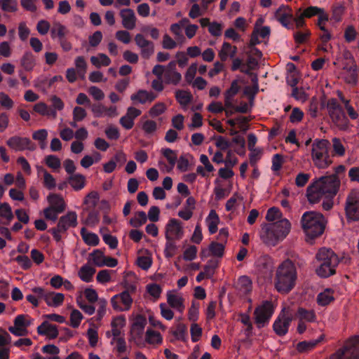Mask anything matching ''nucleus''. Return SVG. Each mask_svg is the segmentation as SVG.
Returning <instances> with one entry per match:
<instances>
[{"label": "nucleus", "instance_id": "obj_37", "mask_svg": "<svg viewBox=\"0 0 359 359\" xmlns=\"http://www.w3.org/2000/svg\"><path fill=\"white\" fill-rule=\"evenodd\" d=\"M347 69V75L344 76V81L346 83L355 85L358 81L357 65L353 64Z\"/></svg>", "mask_w": 359, "mask_h": 359}, {"label": "nucleus", "instance_id": "obj_23", "mask_svg": "<svg viewBox=\"0 0 359 359\" xmlns=\"http://www.w3.org/2000/svg\"><path fill=\"white\" fill-rule=\"evenodd\" d=\"M146 324V318L142 315H137L132 325L130 334L138 337H141Z\"/></svg>", "mask_w": 359, "mask_h": 359}, {"label": "nucleus", "instance_id": "obj_29", "mask_svg": "<svg viewBox=\"0 0 359 359\" xmlns=\"http://www.w3.org/2000/svg\"><path fill=\"white\" fill-rule=\"evenodd\" d=\"M208 222V230L211 234H213L217 231V225L219 223V218L215 210H212L207 218Z\"/></svg>", "mask_w": 359, "mask_h": 359}, {"label": "nucleus", "instance_id": "obj_1", "mask_svg": "<svg viewBox=\"0 0 359 359\" xmlns=\"http://www.w3.org/2000/svg\"><path fill=\"white\" fill-rule=\"evenodd\" d=\"M296 280V267L291 260L287 259L276 270L275 287L279 292L287 294L294 287Z\"/></svg>", "mask_w": 359, "mask_h": 359}, {"label": "nucleus", "instance_id": "obj_48", "mask_svg": "<svg viewBox=\"0 0 359 359\" xmlns=\"http://www.w3.org/2000/svg\"><path fill=\"white\" fill-rule=\"evenodd\" d=\"M146 341L149 344H158L161 342L162 338L159 332L148 330L146 332Z\"/></svg>", "mask_w": 359, "mask_h": 359}, {"label": "nucleus", "instance_id": "obj_54", "mask_svg": "<svg viewBox=\"0 0 359 359\" xmlns=\"http://www.w3.org/2000/svg\"><path fill=\"white\" fill-rule=\"evenodd\" d=\"M190 332L191 340L194 342H196L202 336V328L197 323H192L191 325Z\"/></svg>", "mask_w": 359, "mask_h": 359}, {"label": "nucleus", "instance_id": "obj_59", "mask_svg": "<svg viewBox=\"0 0 359 359\" xmlns=\"http://www.w3.org/2000/svg\"><path fill=\"white\" fill-rule=\"evenodd\" d=\"M357 32L353 25L348 26L344 32V39L348 43L353 41L356 39Z\"/></svg>", "mask_w": 359, "mask_h": 359}, {"label": "nucleus", "instance_id": "obj_50", "mask_svg": "<svg viewBox=\"0 0 359 359\" xmlns=\"http://www.w3.org/2000/svg\"><path fill=\"white\" fill-rule=\"evenodd\" d=\"M90 256L92 257L93 264L99 267L102 266V262L104 259V253L100 250H95Z\"/></svg>", "mask_w": 359, "mask_h": 359}, {"label": "nucleus", "instance_id": "obj_14", "mask_svg": "<svg viewBox=\"0 0 359 359\" xmlns=\"http://www.w3.org/2000/svg\"><path fill=\"white\" fill-rule=\"evenodd\" d=\"M303 16L305 18H311L315 15H318V20L317 25L319 27L320 30L327 32V29L325 26H321V22H327L329 20L328 14L325 13L323 8L316 6H309L302 13Z\"/></svg>", "mask_w": 359, "mask_h": 359}, {"label": "nucleus", "instance_id": "obj_18", "mask_svg": "<svg viewBox=\"0 0 359 359\" xmlns=\"http://www.w3.org/2000/svg\"><path fill=\"white\" fill-rule=\"evenodd\" d=\"M122 18V25L127 29H133L136 25V18L131 8L122 9L120 12Z\"/></svg>", "mask_w": 359, "mask_h": 359}, {"label": "nucleus", "instance_id": "obj_35", "mask_svg": "<svg viewBox=\"0 0 359 359\" xmlns=\"http://www.w3.org/2000/svg\"><path fill=\"white\" fill-rule=\"evenodd\" d=\"M330 142L327 140H320L313 143L312 147V154L322 152V154H326L328 152L330 146Z\"/></svg>", "mask_w": 359, "mask_h": 359}, {"label": "nucleus", "instance_id": "obj_44", "mask_svg": "<svg viewBox=\"0 0 359 359\" xmlns=\"http://www.w3.org/2000/svg\"><path fill=\"white\" fill-rule=\"evenodd\" d=\"M98 200V193L97 191H91L86 196L84 203L88 205L89 208H95L97 205Z\"/></svg>", "mask_w": 359, "mask_h": 359}, {"label": "nucleus", "instance_id": "obj_41", "mask_svg": "<svg viewBox=\"0 0 359 359\" xmlns=\"http://www.w3.org/2000/svg\"><path fill=\"white\" fill-rule=\"evenodd\" d=\"M209 250L212 256L222 257L224 252V245L212 241L209 245Z\"/></svg>", "mask_w": 359, "mask_h": 359}, {"label": "nucleus", "instance_id": "obj_12", "mask_svg": "<svg viewBox=\"0 0 359 359\" xmlns=\"http://www.w3.org/2000/svg\"><path fill=\"white\" fill-rule=\"evenodd\" d=\"M260 238L262 242L269 246H274L281 240L274 231L272 224L262 225Z\"/></svg>", "mask_w": 359, "mask_h": 359}, {"label": "nucleus", "instance_id": "obj_9", "mask_svg": "<svg viewBox=\"0 0 359 359\" xmlns=\"http://www.w3.org/2000/svg\"><path fill=\"white\" fill-rule=\"evenodd\" d=\"M6 144L10 148L17 151H34L36 149V145L28 137L13 136L7 140Z\"/></svg>", "mask_w": 359, "mask_h": 359}, {"label": "nucleus", "instance_id": "obj_62", "mask_svg": "<svg viewBox=\"0 0 359 359\" xmlns=\"http://www.w3.org/2000/svg\"><path fill=\"white\" fill-rule=\"evenodd\" d=\"M197 254V248L195 245H191L183 253V259L186 261L194 259Z\"/></svg>", "mask_w": 359, "mask_h": 359}, {"label": "nucleus", "instance_id": "obj_38", "mask_svg": "<svg viewBox=\"0 0 359 359\" xmlns=\"http://www.w3.org/2000/svg\"><path fill=\"white\" fill-rule=\"evenodd\" d=\"M0 216L5 218L7 222L4 224L8 225L14 216L11 210V208L7 203L0 204Z\"/></svg>", "mask_w": 359, "mask_h": 359}, {"label": "nucleus", "instance_id": "obj_64", "mask_svg": "<svg viewBox=\"0 0 359 359\" xmlns=\"http://www.w3.org/2000/svg\"><path fill=\"white\" fill-rule=\"evenodd\" d=\"M0 104L2 107H4L8 109H10L13 107V102L7 94H6L5 93L1 92L0 93Z\"/></svg>", "mask_w": 359, "mask_h": 359}, {"label": "nucleus", "instance_id": "obj_34", "mask_svg": "<svg viewBox=\"0 0 359 359\" xmlns=\"http://www.w3.org/2000/svg\"><path fill=\"white\" fill-rule=\"evenodd\" d=\"M332 290L326 289L323 292H320L317 297V302L320 306H327L334 301Z\"/></svg>", "mask_w": 359, "mask_h": 359}, {"label": "nucleus", "instance_id": "obj_52", "mask_svg": "<svg viewBox=\"0 0 359 359\" xmlns=\"http://www.w3.org/2000/svg\"><path fill=\"white\" fill-rule=\"evenodd\" d=\"M147 292L155 299H158L162 292L161 286L156 283H151L147 285Z\"/></svg>", "mask_w": 359, "mask_h": 359}, {"label": "nucleus", "instance_id": "obj_53", "mask_svg": "<svg viewBox=\"0 0 359 359\" xmlns=\"http://www.w3.org/2000/svg\"><path fill=\"white\" fill-rule=\"evenodd\" d=\"M218 266L217 260L210 259L208 264L204 266V272L206 273V278H211L215 273V270Z\"/></svg>", "mask_w": 359, "mask_h": 359}, {"label": "nucleus", "instance_id": "obj_25", "mask_svg": "<svg viewBox=\"0 0 359 359\" xmlns=\"http://www.w3.org/2000/svg\"><path fill=\"white\" fill-rule=\"evenodd\" d=\"M50 207L55 208L57 212H62L65 210V203L63 198L57 194H50L48 196Z\"/></svg>", "mask_w": 359, "mask_h": 359}, {"label": "nucleus", "instance_id": "obj_17", "mask_svg": "<svg viewBox=\"0 0 359 359\" xmlns=\"http://www.w3.org/2000/svg\"><path fill=\"white\" fill-rule=\"evenodd\" d=\"M37 332L39 334L46 336L50 339L57 338L59 334L57 326L52 325L48 321H44L37 327Z\"/></svg>", "mask_w": 359, "mask_h": 359}, {"label": "nucleus", "instance_id": "obj_46", "mask_svg": "<svg viewBox=\"0 0 359 359\" xmlns=\"http://www.w3.org/2000/svg\"><path fill=\"white\" fill-rule=\"evenodd\" d=\"M166 244L165 248V255L168 258L172 257L177 250V246L176 245L175 241V240H166Z\"/></svg>", "mask_w": 359, "mask_h": 359}, {"label": "nucleus", "instance_id": "obj_24", "mask_svg": "<svg viewBox=\"0 0 359 359\" xmlns=\"http://www.w3.org/2000/svg\"><path fill=\"white\" fill-rule=\"evenodd\" d=\"M312 159L316 166L318 168H325L332 163V161L330 159L329 152L326 154H322V152L312 154Z\"/></svg>", "mask_w": 359, "mask_h": 359}, {"label": "nucleus", "instance_id": "obj_51", "mask_svg": "<svg viewBox=\"0 0 359 359\" xmlns=\"http://www.w3.org/2000/svg\"><path fill=\"white\" fill-rule=\"evenodd\" d=\"M0 6L4 11L14 12L17 10V2L15 0H0Z\"/></svg>", "mask_w": 359, "mask_h": 359}, {"label": "nucleus", "instance_id": "obj_36", "mask_svg": "<svg viewBox=\"0 0 359 359\" xmlns=\"http://www.w3.org/2000/svg\"><path fill=\"white\" fill-rule=\"evenodd\" d=\"M147 215L144 211H139L135 213V217L130 218V224L135 228H138L147 222Z\"/></svg>", "mask_w": 359, "mask_h": 359}, {"label": "nucleus", "instance_id": "obj_42", "mask_svg": "<svg viewBox=\"0 0 359 359\" xmlns=\"http://www.w3.org/2000/svg\"><path fill=\"white\" fill-rule=\"evenodd\" d=\"M297 314L299 316L300 320H306L308 322H313L316 320V314L313 310H306L304 308H299Z\"/></svg>", "mask_w": 359, "mask_h": 359}, {"label": "nucleus", "instance_id": "obj_61", "mask_svg": "<svg viewBox=\"0 0 359 359\" xmlns=\"http://www.w3.org/2000/svg\"><path fill=\"white\" fill-rule=\"evenodd\" d=\"M332 143H333L332 146H333V150L334 151V154L339 156H344L345 154V148L343 146V144H341L340 140L339 138L334 137L332 140Z\"/></svg>", "mask_w": 359, "mask_h": 359}, {"label": "nucleus", "instance_id": "obj_39", "mask_svg": "<svg viewBox=\"0 0 359 359\" xmlns=\"http://www.w3.org/2000/svg\"><path fill=\"white\" fill-rule=\"evenodd\" d=\"M345 7L341 4H336L333 5L332 8L331 20L339 22L341 20L342 15L344 13Z\"/></svg>", "mask_w": 359, "mask_h": 359}, {"label": "nucleus", "instance_id": "obj_33", "mask_svg": "<svg viewBox=\"0 0 359 359\" xmlns=\"http://www.w3.org/2000/svg\"><path fill=\"white\" fill-rule=\"evenodd\" d=\"M81 234L84 241V242L91 246H96L99 243V238L98 236L93 233H87L86 229L83 227L81 229Z\"/></svg>", "mask_w": 359, "mask_h": 359}, {"label": "nucleus", "instance_id": "obj_57", "mask_svg": "<svg viewBox=\"0 0 359 359\" xmlns=\"http://www.w3.org/2000/svg\"><path fill=\"white\" fill-rule=\"evenodd\" d=\"M166 109L165 104L163 102H158L154 104L149 109L150 116L155 117L163 114Z\"/></svg>", "mask_w": 359, "mask_h": 359}, {"label": "nucleus", "instance_id": "obj_43", "mask_svg": "<svg viewBox=\"0 0 359 359\" xmlns=\"http://www.w3.org/2000/svg\"><path fill=\"white\" fill-rule=\"evenodd\" d=\"M50 32L53 38L57 36L60 39L65 36L68 31L65 26L60 22H56L54 24Z\"/></svg>", "mask_w": 359, "mask_h": 359}, {"label": "nucleus", "instance_id": "obj_16", "mask_svg": "<svg viewBox=\"0 0 359 359\" xmlns=\"http://www.w3.org/2000/svg\"><path fill=\"white\" fill-rule=\"evenodd\" d=\"M329 116L339 130H346L348 129L349 121L342 109L330 112Z\"/></svg>", "mask_w": 359, "mask_h": 359}, {"label": "nucleus", "instance_id": "obj_47", "mask_svg": "<svg viewBox=\"0 0 359 359\" xmlns=\"http://www.w3.org/2000/svg\"><path fill=\"white\" fill-rule=\"evenodd\" d=\"M170 332L175 337L176 339L183 341H186L185 334L187 332V327L184 324H178L176 330H172Z\"/></svg>", "mask_w": 359, "mask_h": 359}, {"label": "nucleus", "instance_id": "obj_28", "mask_svg": "<svg viewBox=\"0 0 359 359\" xmlns=\"http://www.w3.org/2000/svg\"><path fill=\"white\" fill-rule=\"evenodd\" d=\"M324 339V334H322L319 339L312 341H304L299 342L297 345V350L300 352H306L313 348L318 343Z\"/></svg>", "mask_w": 359, "mask_h": 359}, {"label": "nucleus", "instance_id": "obj_45", "mask_svg": "<svg viewBox=\"0 0 359 359\" xmlns=\"http://www.w3.org/2000/svg\"><path fill=\"white\" fill-rule=\"evenodd\" d=\"M165 82L166 83H172L174 85H177L180 83L182 79L181 74L177 72H172L169 73L164 74Z\"/></svg>", "mask_w": 359, "mask_h": 359}, {"label": "nucleus", "instance_id": "obj_27", "mask_svg": "<svg viewBox=\"0 0 359 359\" xmlns=\"http://www.w3.org/2000/svg\"><path fill=\"white\" fill-rule=\"evenodd\" d=\"M65 299V296L62 293L47 292L45 296V302L47 305L50 306H58L61 305Z\"/></svg>", "mask_w": 359, "mask_h": 359}, {"label": "nucleus", "instance_id": "obj_22", "mask_svg": "<svg viewBox=\"0 0 359 359\" xmlns=\"http://www.w3.org/2000/svg\"><path fill=\"white\" fill-rule=\"evenodd\" d=\"M241 86L237 80H233L229 88L224 93V106L226 108L233 107L232 98L239 92Z\"/></svg>", "mask_w": 359, "mask_h": 359}, {"label": "nucleus", "instance_id": "obj_30", "mask_svg": "<svg viewBox=\"0 0 359 359\" xmlns=\"http://www.w3.org/2000/svg\"><path fill=\"white\" fill-rule=\"evenodd\" d=\"M167 300L168 304L174 309H178L180 311H182L184 309L183 305L184 299L175 294H172L170 292L167 294Z\"/></svg>", "mask_w": 359, "mask_h": 359}, {"label": "nucleus", "instance_id": "obj_49", "mask_svg": "<svg viewBox=\"0 0 359 359\" xmlns=\"http://www.w3.org/2000/svg\"><path fill=\"white\" fill-rule=\"evenodd\" d=\"M82 318V313L79 311L74 309L70 314V325L74 328L78 327Z\"/></svg>", "mask_w": 359, "mask_h": 359}, {"label": "nucleus", "instance_id": "obj_26", "mask_svg": "<svg viewBox=\"0 0 359 359\" xmlns=\"http://www.w3.org/2000/svg\"><path fill=\"white\" fill-rule=\"evenodd\" d=\"M68 183L76 191L82 189L86 184V177L81 174H73L68 177Z\"/></svg>", "mask_w": 359, "mask_h": 359}, {"label": "nucleus", "instance_id": "obj_31", "mask_svg": "<svg viewBox=\"0 0 359 359\" xmlns=\"http://www.w3.org/2000/svg\"><path fill=\"white\" fill-rule=\"evenodd\" d=\"M20 65L26 71H32L35 66L33 54L31 52H26L21 58Z\"/></svg>", "mask_w": 359, "mask_h": 359}, {"label": "nucleus", "instance_id": "obj_20", "mask_svg": "<svg viewBox=\"0 0 359 359\" xmlns=\"http://www.w3.org/2000/svg\"><path fill=\"white\" fill-rule=\"evenodd\" d=\"M257 268L263 275H270L273 269L271 259L267 255L260 257L257 261Z\"/></svg>", "mask_w": 359, "mask_h": 359}, {"label": "nucleus", "instance_id": "obj_19", "mask_svg": "<svg viewBox=\"0 0 359 359\" xmlns=\"http://www.w3.org/2000/svg\"><path fill=\"white\" fill-rule=\"evenodd\" d=\"M323 195L325 194L321 191L316 182H313L307 187L306 197L309 202L311 204L318 203Z\"/></svg>", "mask_w": 359, "mask_h": 359}, {"label": "nucleus", "instance_id": "obj_60", "mask_svg": "<svg viewBox=\"0 0 359 359\" xmlns=\"http://www.w3.org/2000/svg\"><path fill=\"white\" fill-rule=\"evenodd\" d=\"M281 217V212L278 208L272 207L266 212V219L269 222H273Z\"/></svg>", "mask_w": 359, "mask_h": 359}, {"label": "nucleus", "instance_id": "obj_63", "mask_svg": "<svg viewBox=\"0 0 359 359\" xmlns=\"http://www.w3.org/2000/svg\"><path fill=\"white\" fill-rule=\"evenodd\" d=\"M251 120V116H238L236 118V121L239 124L238 127L242 132L245 133L249 129L248 123Z\"/></svg>", "mask_w": 359, "mask_h": 359}, {"label": "nucleus", "instance_id": "obj_2", "mask_svg": "<svg viewBox=\"0 0 359 359\" xmlns=\"http://www.w3.org/2000/svg\"><path fill=\"white\" fill-rule=\"evenodd\" d=\"M316 258L320 263L316 270L319 276L327 278L336 273L335 267L339 264V259L333 250L325 248H320Z\"/></svg>", "mask_w": 359, "mask_h": 359}, {"label": "nucleus", "instance_id": "obj_13", "mask_svg": "<svg viewBox=\"0 0 359 359\" xmlns=\"http://www.w3.org/2000/svg\"><path fill=\"white\" fill-rule=\"evenodd\" d=\"M284 308L278 318L275 320L273 328L275 333L278 336H284L288 331V327L290 323L292 320V318L290 316H285Z\"/></svg>", "mask_w": 359, "mask_h": 359}, {"label": "nucleus", "instance_id": "obj_10", "mask_svg": "<svg viewBox=\"0 0 359 359\" xmlns=\"http://www.w3.org/2000/svg\"><path fill=\"white\" fill-rule=\"evenodd\" d=\"M166 240H180L182 238L184 231L182 223L177 219H170L165 226Z\"/></svg>", "mask_w": 359, "mask_h": 359}, {"label": "nucleus", "instance_id": "obj_15", "mask_svg": "<svg viewBox=\"0 0 359 359\" xmlns=\"http://www.w3.org/2000/svg\"><path fill=\"white\" fill-rule=\"evenodd\" d=\"M275 18L283 26L288 27L293 19L291 8L288 6H280L275 13Z\"/></svg>", "mask_w": 359, "mask_h": 359}, {"label": "nucleus", "instance_id": "obj_11", "mask_svg": "<svg viewBox=\"0 0 359 359\" xmlns=\"http://www.w3.org/2000/svg\"><path fill=\"white\" fill-rule=\"evenodd\" d=\"M30 324V320H26L25 315H18L14 320V326L9 327L8 331L18 337L26 336L28 334L27 327Z\"/></svg>", "mask_w": 359, "mask_h": 359}, {"label": "nucleus", "instance_id": "obj_6", "mask_svg": "<svg viewBox=\"0 0 359 359\" xmlns=\"http://www.w3.org/2000/svg\"><path fill=\"white\" fill-rule=\"evenodd\" d=\"M321 191L327 196L333 197L337 194L340 187V180L336 175L323 176L315 181Z\"/></svg>", "mask_w": 359, "mask_h": 359}, {"label": "nucleus", "instance_id": "obj_4", "mask_svg": "<svg viewBox=\"0 0 359 359\" xmlns=\"http://www.w3.org/2000/svg\"><path fill=\"white\" fill-rule=\"evenodd\" d=\"M330 359H359V335L346 341L344 346L332 354Z\"/></svg>", "mask_w": 359, "mask_h": 359}, {"label": "nucleus", "instance_id": "obj_7", "mask_svg": "<svg viewBox=\"0 0 359 359\" xmlns=\"http://www.w3.org/2000/svg\"><path fill=\"white\" fill-rule=\"evenodd\" d=\"M273 305L271 301H264L257 306L254 311L255 322L258 328L264 326L268 323L273 313Z\"/></svg>", "mask_w": 359, "mask_h": 359}, {"label": "nucleus", "instance_id": "obj_58", "mask_svg": "<svg viewBox=\"0 0 359 359\" xmlns=\"http://www.w3.org/2000/svg\"><path fill=\"white\" fill-rule=\"evenodd\" d=\"M162 154L171 165V167H174L177 161V154L175 151L167 148L162 150Z\"/></svg>", "mask_w": 359, "mask_h": 359}, {"label": "nucleus", "instance_id": "obj_8", "mask_svg": "<svg viewBox=\"0 0 359 359\" xmlns=\"http://www.w3.org/2000/svg\"><path fill=\"white\" fill-rule=\"evenodd\" d=\"M346 215L348 219L359 220V191L353 189L347 196L345 205Z\"/></svg>", "mask_w": 359, "mask_h": 359}, {"label": "nucleus", "instance_id": "obj_3", "mask_svg": "<svg viewBox=\"0 0 359 359\" xmlns=\"http://www.w3.org/2000/svg\"><path fill=\"white\" fill-rule=\"evenodd\" d=\"M323 216L321 213L311 211L305 212L302 217V226L307 237L313 239L320 236L325 230Z\"/></svg>", "mask_w": 359, "mask_h": 359}, {"label": "nucleus", "instance_id": "obj_21", "mask_svg": "<svg viewBox=\"0 0 359 359\" xmlns=\"http://www.w3.org/2000/svg\"><path fill=\"white\" fill-rule=\"evenodd\" d=\"M271 224L274 231L281 240L285 238L290 231V223L286 219Z\"/></svg>", "mask_w": 359, "mask_h": 359}, {"label": "nucleus", "instance_id": "obj_40", "mask_svg": "<svg viewBox=\"0 0 359 359\" xmlns=\"http://www.w3.org/2000/svg\"><path fill=\"white\" fill-rule=\"evenodd\" d=\"M175 97L181 105H187L192 99L191 93L178 90L175 92Z\"/></svg>", "mask_w": 359, "mask_h": 359}, {"label": "nucleus", "instance_id": "obj_32", "mask_svg": "<svg viewBox=\"0 0 359 359\" xmlns=\"http://www.w3.org/2000/svg\"><path fill=\"white\" fill-rule=\"evenodd\" d=\"M95 273V269L93 267L86 264L80 269L79 276L82 280L88 283L91 280Z\"/></svg>", "mask_w": 359, "mask_h": 359}, {"label": "nucleus", "instance_id": "obj_56", "mask_svg": "<svg viewBox=\"0 0 359 359\" xmlns=\"http://www.w3.org/2000/svg\"><path fill=\"white\" fill-rule=\"evenodd\" d=\"M46 165L53 169H57L60 168L61 162L60 159L54 155H48L46 157Z\"/></svg>", "mask_w": 359, "mask_h": 359}, {"label": "nucleus", "instance_id": "obj_55", "mask_svg": "<svg viewBox=\"0 0 359 359\" xmlns=\"http://www.w3.org/2000/svg\"><path fill=\"white\" fill-rule=\"evenodd\" d=\"M118 295V299H121V302L125 306L124 310H128L133 303V299L130 294H128V290H125Z\"/></svg>", "mask_w": 359, "mask_h": 359}, {"label": "nucleus", "instance_id": "obj_5", "mask_svg": "<svg viewBox=\"0 0 359 359\" xmlns=\"http://www.w3.org/2000/svg\"><path fill=\"white\" fill-rule=\"evenodd\" d=\"M77 225V215L75 212H68L65 215L60 217L55 228L49 230L57 242L62 240L61 233H65L69 227Z\"/></svg>", "mask_w": 359, "mask_h": 359}]
</instances>
